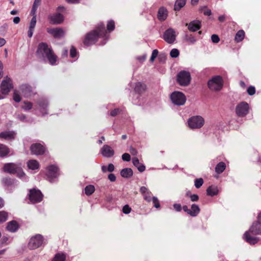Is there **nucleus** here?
Returning <instances> with one entry per match:
<instances>
[{
    "mask_svg": "<svg viewBox=\"0 0 261 261\" xmlns=\"http://www.w3.org/2000/svg\"><path fill=\"white\" fill-rule=\"evenodd\" d=\"M109 37L107 31L105 29V25L102 23L98 25L96 29L89 33H88L84 40V43L85 45L89 46L94 44L99 38H102L104 41L102 45L106 43V41Z\"/></svg>",
    "mask_w": 261,
    "mask_h": 261,
    "instance_id": "obj_1",
    "label": "nucleus"
},
{
    "mask_svg": "<svg viewBox=\"0 0 261 261\" xmlns=\"http://www.w3.org/2000/svg\"><path fill=\"white\" fill-rule=\"evenodd\" d=\"M37 56L42 60L47 59L49 63L54 65L57 61V56L54 54L51 47L44 42L40 43L38 44L36 51Z\"/></svg>",
    "mask_w": 261,
    "mask_h": 261,
    "instance_id": "obj_2",
    "label": "nucleus"
},
{
    "mask_svg": "<svg viewBox=\"0 0 261 261\" xmlns=\"http://www.w3.org/2000/svg\"><path fill=\"white\" fill-rule=\"evenodd\" d=\"M261 235V222L257 220L253 223L248 231L244 234V240L251 245H254L258 242V238L251 235Z\"/></svg>",
    "mask_w": 261,
    "mask_h": 261,
    "instance_id": "obj_3",
    "label": "nucleus"
},
{
    "mask_svg": "<svg viewBox=\"0 0 261 261\" xmlns=\"http://www.w3.org/2000/svg\"><path fill=\"white\" fill-rule=\"evenodd\" d=\"M3 169L5 172L12 174H16L17 176L23 181H28V177L23 171L20 163H7L4 165Z\"/></svg>",
    "mask_w": 261,
    "mask_h": 261,
    "instance_id": "obj_4",
    "label": "nucleus"
},
{
    "mask_svg": "<svg viewBox=\"0 0 261 261\" xmlns=\"http://www.w3.org/2000/svg\"><path fill=\"white\" fill-rule=\"evenodd\" d=\"M208 88L212 91H218L221 90L223 86L222 78L219 75L213 77L207 83Z\"/></svg>",
    "mask_w": 261,
    "mask_h": 261,
    "instance_id": "obj_5",
    "label": "nucleus"
},
{
    "mask_svg": "<svg viewBox=\"0 0 261 261\" xmlns=\"http://www.w3.org/2000/svg\"><path fill=\"white\" fill-rule=\"evenodd\" d=\"M188 123L190 128L198 129L203 126L204 124V120L200 116H194L189 119Z\"/></svg>",
    "mask_w": 261,
    "mask_h": 261,
    "instance_id": "obj_6",
    "label": "nucleus"
},
{
    "mask_svg": "<svg viewBox=\"0 0 261 261\" xmlns=\"http://www.w3.org/2000/svg\"><path fill=\"white\" fill-rule=\"evenodd\" d=\"M12 88V81L8 76L5 77L3 80L0 89V99H3L5 97L2 95H7Z\"/></svg>",
    "mask_w": 261,
    "mask_h": 261,
    "instance_id": "obj_7",
    "label": "nucleus"
},
{
    "mask_svg": "<svg viewBox=\"0 0 261 261\" xmlns=\"http://www.w3.org/2000/svg\"><path fill=\"white\" fill-rule=\"evenodd\" d=\"M191 74L189 71H181L177 75V83L182 86H188L191 81Z\"/></svg>",
    "mask_w": 261,
    "mask_h": 261,
    "instance_id": "obj_8",
    "label": "nucleus"
},
{
    "mask_svg": "<svg viewBox=\"0 0 261 261\" xmlns=\"http://www.w3.org/2000/svg\"><path fill=\"white\" fill-rule=\"evenodd\" d=\"M170 98L172 102L177 106H182L186 101L185 95L182 92L178 91L173 92L170 96Z\"/></svg>",
    "mask_w": 261,
    "mask_h": 261,
    "instance_id": "obj_9",
    "label": "nucleus"
},
{
    "mask_svg": "<svg viewBox=\"0 0 261 261\" xmlns=\"http://www.w3.org/2000/svg\"><path fill=\"white\" fill-rule=\"evenodd\" d=\"M44 242V239L42 235L38 234L32 237L29 243L28 246L30 249H35L41 247Z\"/></svg>",
    "mask_w": 261,
    "mask_h": 261,
    "instance_id": "obj_10",
    "label": "nucleus"
},
{
    "mask_svg": "<svg viewBox=\"0 0 261 261\" xmlns=\"http://www.w3.org/2000/svg\"><path fill=\"white\" fill-rule=\"evenodd\" d=\"M59 175L58 167L55 165H50L47 167L46 176L49 182H54L56 181Z\"/></svg>",
    "mask_w": 261,
    "mask_h": 261,
    "instance_id": "obj_11",
    "label": "nucleus"
},
{
    "mask_svg": "<svg viewBox=\"0 0 261 261\" xmlns=\"http://www.w3.org/2000/svg\"><path fill=\"white\" fill-rule=\"evenodd\" d=\"M249 106L246 102L239 103L236 108V113L239 117H244L249 113Z\"/></svg>",
    "mask_w": 261,
    "mask_h": 261,
    "instance_id": "obj_12",
    "label": "nucleus"
},
{
    "mask_svg": "<svg viewBox=\"0 0 261 261\" xmlns=\"http://www.w3.org/2000/svg\"><path fill=\"white\" fill-rule=\"evenodd\" d=\"M43 198V194L39 190L35 189L30 190L29 199L32 203L40 202Z\"/></svg>",
    "mask_w": 261,
    "mask_h": 261,
    "instance_id": "obj_13",
    "label": "nucleus"
},
{
    "mask_svg": "<svg viewBox=\"0 0 261 261\" xmlns=\"http://www.w3.org/2000/svg\"><path fill=\"white\" fill-rule=\"evenodd\" d=\"M175 32L172 28H169L166 30L163 34V39L169 44L173 43L175 41Z\"/></svg>",
    "mask_w": 261,
    "mask_h": 261,
    "instance_id": "obj_14",
    "label": "nucleus"
},
{
    "mask_svg": "<svg viewBox=\"0 0 261 261\" xmlns=\"http://www.w3.org/2000/svg\"><path fill=\"white\" fill-rule=\"evenodd\" d=\"M47 32L55 38H61L65 35V31L62 28H47Z\"/></svg>",
    "mask_w": 261,
    "mask_h": 261,
    "instance_id": "obj_15",
    "label": "nucleus"
},
{
    "mask_svg": "<svg viewBox=\"0 0 261 261\" xmlns=\"http://www.w3.org/2000/svg\"><path fill=\"white\" fill-rule=\"evenodd\" d=\"M31 150L33 154L40 155L45 152V148L40 143H35L31 145Z\"/></svg>",
    "mask_w": 261,
    "mask_h": 261,
    "instance_id": "obj_16",
    "label": "nucleus"
},
{
    "mask_svg": "<svg viewBox=\"0 0 261 261\" xmlns=\"http://www.w3.org/2000/svg\"><path fill=\"white\" fill-rule=\"evenodd\" d=\"M50 22L53 24H57L62 23L64 20V16L60 13H57L49 16Z\"/></svg>",
    "mask_w": 261,
    "mask_h": 261,
    "instance_id": "obj_17",
    "label": "nucleus"
},
{
    "mask_svg": "<svg viewBox=\"0 0 261 261\" xmlns=\"http://www.w3.org/2000/svg\"><path fill=\"white\" fill-rule=\"evenodd\" d=\"M100 153L105 158H111L114 154V150L108 145H104L100 149Z\"/></svg>",
    "mask_w": 261,
    "mask_h": 261,
    "instance_id": "obj_18",
    "label": "nucleus"
},
{
    "mask_svg": "<svg viewBox=\"0 0 261 261\" xmlns=\"http://www.w3.org/2000/svg\"><path fill=\"white\" fill-rule=\"evenodd\" d=\"M19 90L25 97L30 96L35 93L33 88L28 84L21 85L19 87Z\"/></svg>",
    "mask_w": 261,
    "mask_h": 261,
    "instance_id": "obj_19",
    "label": "nucleus"
},
{
    "mask_svg": "<svg viewBox=\"0 0 261 261\" xmlns=\"http://www.w3.org/2000/svg\"><path fill=\"white\" fill-rule=\"evenodd\" d=\"M48 102L46 99H41L38 102V109L41 113V115L44 116L47 114V107L48 106Z\"/></svg>",
    "mask_w": 261,
    "mask_h": 261,
    "instance_id": "obj_20",
    "label": "nucleus"
},
{
    "mask_svg": "<svg viewBox=\"0 0 261 261\" xmlns=\"http://www.w3.org/2000/svg\"><path fill=\"white\" fill-rule=\"evenodd\" d=\"M168 16V11L165 7H161L158 11L157 18L160 21H165Z\"/></svg>",
    "mask_w": 261,
    "mask_h": 261,
    "instance_id": "obj_21",
    "label": "nucleus"
},
{
    "mask_svg": "<svg viewBox=\"0 0 261 261\" xmlns=\"http://www.w3.org/2000/svg\"><path fill=\"white\" fill-rule=\"evenodd\" d=\"M16 133L14 131H5L0 133V138L7 140L14 139Z\"/></svg>",
    "mask_w": 261,
    "mask_h": 261,
    "instance_id": "obj_22",
    "label": "nucleus"
},
{
    "mask_svg": "<svg viewBox=\"0 0 261 261\" xmlns=\"http://www.w3.org/2000/svg\"><path fill=\"white\" fill-rule=\"evenodd\" d=\"M140 192L143 194L144 199L147 202H150L151 200V193L145 187L140 188Z\"/></svg>",
    "mask_w": 261,
    "mask_h": 261,
    "instance_id": "obj_23",
    "label": "nucleus"
},
{
    "mask_svg": "<svg viewBox=\"0 0 261 261\" xmlns=\"http://www.w3.org/2000/svg\"><path fill=\"white\" fill-rule=\"evenodd\" d=\"M200 22L199 20H194L188 25V29L192 32H195L200 28Z\"/></svg>",
    "mask_w": 261,
    "mask_h": 261,
    "instance_id": "obj_24",
    "label": "nucleus"
},
{
    "mask_svg": "<svg viewBox=\"0 0 261 261\" xmlns=\"http://www.w3.org/2000/svg\"><path fill=\"white\" fill-rule=\"evenodd\" d=\"M19 225L16 221H11L8 223L7 229L12 232H15L18 228Z\"/></svg>",
    "mask_w": 261,
    "mask_h": 261,
    "instance_id": "obj_25",
    "label": "nucleus"
},
{
    "mask_svg": "<svg viewBox=\"0 0 261 261\" xmlns=\"http://www.w3.org/2000/svg\"><path fill=\"white\" fill-rule=\"evenodd\" d=\"M27 166L29 169L35 170L39 168V164L35 160H31L27 162Z\"/></svg>",
    "mask_w": 261,
    "mask_h": 261,
    "instance_id": "obj_26",
    "label": "nucleus"
},
{
    "mask_svg": "<svg viewBox=\"0 0 261 261\" xmlns=\"http://www.w3.org/2000/svg\"><path fill=\"white\" fill-rule=\"evenodd\" d=\"M219 191L218 187L216 186H211L206 190L207 195L210 196H214L218 194Z\"/></svg>",
    "mask_w": 261,
    "mask_h": 261,
    "instance_id": "obj_27",
    "label": "nucleus"
},
{
    "mask_svg": "<svg viewBox=\"0 0 261 261\" xmlns=\"http://www.w3.org/2000/svg\"><path fill=\"white\" fill-rule=\"evenodd\" d=\"M133 165L136 167L140 172H143L145 170V166L140 163L137 158H134L132 160Z\"/></svg>",
    "mask_w": 261,
    "mask_h": 261,
    "instance_id": "obj_28",
    "label": "nucleus"
},
{
    "mask_svg": "<svg viewBox=\"0 0 261 261\" xmlns=\"http://www.w3.org/2000/svg\"><path fill=\"white\" fill-rule=\"evenodd\" d=\"M120 174L123 177L128 178L132 176L133 172L131 168H126L121 170Z\"/></svg>",
    "mask_w": 261,
    "mask_h": 261,
    "instance_id": "obj_29",
    "label": "nucleus"
},
{
    "mask_svg": "<svg viewBox=\"0 0 261 261\" xmlns=\"http://www.w3.org/2000/svg\"><path fill=\"white\" fill-rule=\"evenodd\" d=\"M190 211V215L192 217H196L200 212V208L198 205L193 204Z\"/></svg>",
    "mask_w": 261,
    "mask_h": 261,
    "instance_id": "obj_30",
    "label": "nucleus"
},
{
    "mask_svg": "<svg viewBox=\"0 0 261 261\" xmlns=\"http://www.w3.org/2000/svg\"><path fill=\"white\" fill-rule=\"evenodd\" d=\"M226 168V164L223 162H220L216 165L215 167V172L220 174L222 173Z\"/></svg>",
    "mask_w": 261,
    "mask_h": 261,
    "instance_id": "obj_31",
    "label": "nucleus"
},
{
    "mask_svg": "<svg viewBox=\"0 0 261 261\" xmlns=\"http://www.w3.org/2000/svg\"><path fill=\"white\" fill-rule=\"evenodd\" d=\"M186 3V0H176L174 7V10L176 11H179L185 6Z\"/></svg>",
    "mask_w": 261,
    "mask_h": 261,
    "instance_id": "obj_32",
    "label": "nucleus"
},
{
    "mask_svg": "<svg viewBox=\"0 0 261 261\" xmlns=\"http://www.w3.org/2000/svg\"><path fill=\"white\" fill-rule=\"evenodd\" d=\"M9 149L7 146L0 144V157H5L9 153Z\"/></svg>",
    "mask_w": 261,
    "mask_h": 261,
    "instance_id": "obj_33",
    "label": "nucleus"
},
{
    "mask_svg": "<svg viewBox=\"0 0 261 261\" xmlns=\"http://www.w3.org/2000/svg\"><path fill=\"white\" fill-rule=\"evenodd\" d=\"M145 89V85L143 84L140 82H138L136 83L135 86L134 87V90L136 92L138 93H141L143 92Z\"/></svg>",
    "mask_w": 261,
    "mask_h": 261,
    "instance_id": "obj_34",
    "label": "nucleus"
},
{
    "mask_svg": "<svg viewBox=\"0 0 261 261\" xmlns=\"http://www.w3.org/2000/svg\"><path fill=\"white\" fill-rule=\"evenodd\" d=\"M245 37V32L243 30L239 31L235 36V40L237 42H240L242 41Z\"/></svg>",
    "mask_w": 261,
    "mask_h": 261,
    "instance_id": "obj_35",
    "label": "nucleus"
},
{
    "mask_svg": "<svg viewBox=\"0 0 261 261\" xmlns=\"http://www.w3.org/2000/svg\"><path fill=\"white\" fill-rule=\"evenodd\" d=\"M66 255L64 253H57L56 254L53 261H65Z\"/></svg>",
    "mask_w": 261,
    "mask_h": 261,
    "instance_id": "obj_36",
    "label": "nucleus"
},
{
    "mask_svg": "<svg viewBox=\"0 0 261 261\" xmlns=\"http://www.w3.org/2000/svg\"><path fill=\"white\" fill-rule=\"evenodd\" d=\"M95 191V188L93 185H88L86 187L85 189V194L87 195H90L93 193H94Z\"/></svg>",
    "mask_w": 261,
    "mask_h": 261,
    "instance_id": "obj_37",
    "label": "nucleus"
},
{
    "mask_svg": "<svg viewBox=\"0 0 261 261\" xmlns=\"http://www.w3.org/2000/svg\"><path fill=\"white\" fill-rule=\"evenodd\" d=\"M15 181V180L8 177L4 178L2 180L3 184L5 186H11L14 183Z\"/></svg>",
    "mask_w": 261,
    "mask_h": 261,
    "instance_id": "obj_38",
    "label": "nucleus"
},
{
    "mask_svg": "<svg viewBox=\"0 0 261 261\" xmlns=\"http://www.w3.org/2000/svg\"><path fill=\"white\" fill-rule=\"evenodd\" d=\"M185 39L191 44H194L196 41V38L192 35H186Z\"/></svg>",
    "mask_w": 261,
    "mask_h": 261,
    "instance_id": "obj_39",
    "label": "nucleus"
},
{
    "mask_svg": "<svg viewBox=\"0 0 261 261\" xmlns=\"http://www.w3.org/2000/svg\"><path fill=\"white\" fill-rule=\"evenodd\" d=\"M203 182L202 178H196L194 181V186L197 189H199L202 186Z\"/></svg>",
    "mask_w": 261,
    "mask_h": 261,
    "instance_id": "obj_40",
    "label": "nucleus"
},
{
    "mask_svg": "<svg viewBox=\"0 0 261 261\" xmlns=\"http://www.w3.org/2000/svg\"><path fill=\"white\" fill-rule=\"evenodd\" d=\"M115 22L113 20H110L107 23V30L109 32L113 31L115 29Z\"/></svg>",
    "mask_w": 261,
    "mask_h": 261,
    "instance_id": "obj_41",
    "label": "nucleus"
},
{
    "mask_svg": "<svg viewBox=\"0 0 261 261\" xmlns=\"http://www.w3.org/2000/svg\"><path fill=\"white\" fill-rule=\"evenodd\" d=\"M22 108L25 111H28L32 108V103L31 102L24 101Z\"/></svg>",
    "mask_w": 261,
    "mask_h": 261,
    "instance_id": "obj_42",
    "label": "nucleus"
},
{
    "mask_svg": "<svg viewBox=\"0 0 261 261\" xmlns=\"http://www.w3.org/2000/svg\"><path fill=\"white\" fill-rule=\"evenodd\" d=\"M8 218V214L4 211L0 212V223L5 222Z\"/></svg>",
    "mask_w": 261,
    "mask_h": 261,
    "instance_id": "obj_43",
    "label": "nucleus"
},
{
    "mask_svg": "<svg viewBox=\"0 0 261 261\" xmlns=\"http://www.w3.org/2000/svg\"><path fill=\"white\" fill-rule=\"evenodd\" d=\"M170 55L172 58H177L179 55V50L177 49L173 48L170 51Z\"/></svg>",
    "mask_w": 261,
    "mask_h": 261,
    "instance_id": "obj_44",
    "label": "nucleus"
},
{
    "mask_svg": "<svg viewBox=\"0 0 261 261\" xmlns=\"http://www.w3.org/2000/svg\"><path fill=\"white\" fill-rule=\"evenodd\" d=\"M36 16H34L31 20V22L30 23V26H29V29L34 30L35 26H36Z\"/></svg>",
    "mask_w": 261,
    "mask_h": 261,
    "instance_id": "obj_45",
    "label": "nucleus"
},
{
    "mask_svg": "<svg viewBox=\"0 0 261 261\" xmlns=\"http://www.w3.org/2000/svg\"><path fill=\"white\" fill-rule=\"evenodd\" d=\"M159 51L157 49H154L151 54V56L150 59V61L151 62H153L154 61V59L156 58L158 55Z\"/></svg>",
    "mask_w": 261,
    "mask_h": 261,
    "instance_id": "obj_46",
    "label": "nucleus"
},
{
    "mask_svg": "<svg viewBox=\"0 0 261 261\" xmlns=\"http://www.w3.org/2000/svg\"><path fill=\"white\" fill-rule=\"evenodd\" d=\"M152 202L154 204V206L155 208H159L160 207V204L159 201L156 197H153L152 198Z\"/></svg>",
    "mask_w": 261,
    "mask_h": 261,
    "instance_id": "obj_47",
    "label": "nucleus"
},
{
    "mask_svg": "<svg viewBox=\"0 0 261 261\" xmlns=\"http://www.w3.org/2000/svg\"><path fill=\"white\" fill-rule=\"evenodd\" d=\"M13 99L16 102H19L21 101V97L16 91H14L13 94Z\"/></svg>",
    "mask_w": 261,
    "mask_h": 261,
    "instance_id": "obj_48",
    "label": "nucleus"
},
{
    "mask_svg": "<svg viewBox=\"0 0 261 261\" xmlns=\"http://www.w3.org/2000/svg\"><path fill=\"white\" fill-rule=\"evenodd\" d=\"M131 210L129 205L126 204L123 207L122 212L125 214H128L130 212Z\"/></svg>",
    "mask_w": 261,
    "mask_h": 261,
    "instance_id": "obj_49",
    "label": "nucleus"
},
{
    "mask_svg": "<svg viewBox=\"0 0 261 261\" xmlns=\"http://www.w3.org/2000/svg\"><path fill=\"white\" fill-rule=\"evenodd\" d=\"M247 93L250 95H253L255 93V89L253 86H250L247 89Z\"/></svg>",
    "mask_w": 261,
    "mask_h": 261,
    "instance_id": "obj_50",
    "label": "nucleus"
},
{
    "mask_svg": "<svg viewBox=\"0 0 261 261\" xmlns=\"http://www.w3.org/2000/svg\"><path fill=\"white\" fill-rule=\"evenodd\" d=\"M77 52L75 47L72 46L70 50V56L71 58H73L76 57Z\"/></svg>",
    "mask_w": 261,
    "mask_h": 261,
    "instance_id": "obj_51",
    "label": "nucleus"
},
{
    "mask_svg": "<svg viewBox=\"0 0 261 261\" xmlns=\"http://www.w3.org/2000/svg\"><path fill=\"white\" fill-rule=\"evenodd\" d=\"M211 39H212V42L215 43H218L220 41L219 36L216 34H213L212 35Z\"/></svg>",
    "mask_w": 261,
    "mask_h": 261,
    "instance_id": "obj_52",
    "label": "nucleus"
},
{
    "mask_svg": "<svg viewBox=\"0 0 261 261\" xmlns=\"http://www.w3.org/2000/svg\"><path fill=\"white\" fill-rule=\"evenodd\" d=\"M122 159L124 161H127L128 162L130 160V155L127 153H124L122 155Z\"/></svg>",
    "mask_w": 261,
    "mask_h": 261,
    "instance_id": "obj_53",
    "label": "nucleus"
},
{
    "mask_svg": "<svg viewBox=\"0 0 261 261\" xmlns=\"http://www.w3.org/2000/svg\"><path fill=\"white\" fill-rule=\"evenodd\" d=\"M17 118L19 120L22 121V122L27 121L26 116L25 115H24V114H18L17 115Z\"/></svg>",
    "mask_w": 261,
    "mask_h": 261,
    "instance_id": "obj_54",
    "label": "nucleus"
},
{
    "mask_svg": "<svg viewBox=\"0 0 261 261\" xmlns=\"http://www.w3.org/2000/svg\"><path fill=\"white\" fill-rule=\"evenodd\" d=\"M189 196L190 197L191 200L193 202L197 201L199 199V196L197 194H192Z\"/></svg>",
    "mask_w": 261,
    "mask_h": 261,
    "instance_id": "obj_55",
    "label": "nucleus"
},
{
    "mask_svg": "<svg viewBox=\"0 0 261 261\" xmlns=\"http://www.w3.org/2000/svg\"><path fill=\"white\" fill-rule=\"evenodd\" d=\"M120 113V110L119 109H115L112 111L110 113L111 116L114 117L118 115Z\"/></svg>",
    "mask_w": 261,
    "mask_h": 261,
    "instance_id": "obj_56",
    "label": "nucleus"
},
{
    "mask_svg": "<svg viewBox=\"0 0 261 261\" xmlns=\"http://www.w3.org/2000/svg\"><path fill=\"white\" fill-rule=\"evenodd\" d=\"M173 207L177 212H180L181 210V206L180 204L175 203L173 204Z\"/></svg>",
    "mask_w": 261,
    "mask_h": 261,
    "instance_id": "obj_57",
    "label": "nucleus"
},
{
    "mask_svg": "<svg viewBox=\"0 0 261 261\" xmlns=\"http://www.w3.org/2000/svg\"><path fill=\"white\" fill-rule=\"evenodd\" d=\"M147 56L146 54H144L142 56H139L137 58V60H138L140 62H144L146 59Z\"/></svg>",
    "mask_w": 261,
    "mask_h": 261,
    "instance_id": "obj_58",
    "label": "nucleus"
},
{
    "mask_svg": "<svg viewBox=\"0 0 261 261\" xmlns=\"http://www.w3.org/2000/svg\"><path fill=\"white\" fill-rule=\"evenodd\" d=\"M108 179L112 182H114L116 180V176L113 173H110L108 175Z\"/></svg>",
    "mask_w": 261,
    "mask_h": 261,
    "instance_id": "obj_59",
    "label": "nucleus"
},
{
    "mask_svg": "<svg viewBox=\"0 0 261 261\" xmlns=\"http://www.w3.org/2000/svg\"><path fill=\"white\" fill-rule=\"evenodd\" d=\"M129 152L133 155H135L138 153L137 149L133 147H130Z\"/></svg>",
    "mask_w": 261,
    "mask_h": 261,
    "instance_id": "obj_60",
    "label": "nucleus"
},
{
    "mask_svg": "<svg viewBox=\"0 0 261 261\" xmlns=\"http://www.w3.org/2000/svg\"><path fill=\"white\" fill-rule=\"evenodd\" d=\"M114 169H115V167L113 164L111 163L108 165V166L107 168L108 171L111 172L114 170Z\"/></svg>",
    "mask_w": 261,
    "mask_h": 261,
    "instance_id": "obj_61",
    "label": "nucleus"
},
{
    "mask_svg": "<svg viewBox=\"0 0 261 261\" xmlns=\"http://www.w3.org/2000/svg\"><path fill=\"white\" fill-rule=\"evenodd\" d=\"M37 8H38L37 6L33 5V7H32V10L31 11V14L32 15H33V16H36V12Z\"/></svg>",
    "mask_w": 261,
    "mask_h": 261,
    "instance_id": "obj_62",
    "label": "nucleus"
},
{
    "mask_svg": "<svg viewBox=\"0 0 261 261\" xmlns=\"http://www.w3.org/2000/svg\"><path fill=\"white\" fill-rule=\"evenodd\" d=\"M68 4H76L80 2L81 0H65Z\"/></svg>",
    "mask_w": 261,
    "mask_h": 261,
    "instance_id": "obj_63",
    "label": "nucleus"
},
{
    "mask_svg": "<svg viewBox=\"0 0 261 261\" xmlns=\"http://www.w3.org/2000/svg\"><path fill=\"white\" fill-rule=\"evenodd\" d=\"M211 10L210 9H205L204 10H203V14L204 15H207V16H210L211 15Z\"/></svg>",
    "mask_w": 261,
    "mask_h": 261,
    "instance_id": "obj_64",
    "label": "nucleus"
}]
</instances>
